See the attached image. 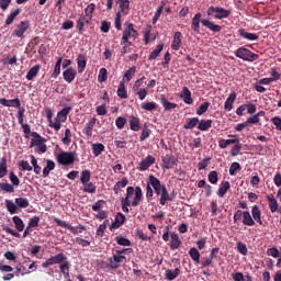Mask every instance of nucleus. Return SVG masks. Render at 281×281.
Segmentation results:
<instances>
[{
    "mask_svg": "<svg viewBox=\"0 0 281 281\" xmlns=\"http://www.w3.org/2000/svg\"><path fill=\"white\" fill-rule=\"evenodd\" d=\"M30 30V22L29 21H21L16 29L13 31V36L18 38H23V34Z\"/></svg>",
    "mask_w": 281,
    "mask_h": 281,
    "instance_id": "1a4fd4ad",
    "label": "nucleus"
},
{
    "mask_svg": "<svg viewBox=\"0 0 281 281\" xmlns=\"http://www.w3.org/2000/svg\"><path fill=\"white\" fill-rule=\"evenodd\" d=\"M180 98L183 99L184 104H193L194 100L192 99V92L188 87L182 88Z\"/></svg>",
    "mask_w": 281,
    "mask_h": 281,
    "instance_id": "dca6fc26",
    "label": "nucleus"
},
{
    "mask_svg": "<svg viewBox=\"0 0 281 281\" xmlns=\"http://www.w3.org/2000/svg\"><path fill=\"white\" fill-rule=\"evenodd\" d=\"M116 93L121 98V100H126V98H128V92L126 91V86L124 81H120Z\"/></svg>",
    "mask_w": 281,
    "mask_h": 281,
    "instance_id": "72a5a7b5",
    "label": "nucleus"
},
{
    "mask_svg": "<svg viewBox=\"0 0 281 281\" xmlns=\"http://www.w3.org/2000/svg\"><path fill=\"white\" fill-rule=\"evenodd\" d=\"M180 273H181V270L179 268H176L173 271L170 269H167L165 272V278L166 280H169V281L177 280Z\"/></svg>",
    "mask_w": 281,
    "mask_h": 281,
    "instance_id": "7c9ffc66",
    "label": "nucleus"
},
{
    "mask_svg": "<svg viewBox=\"0 0 281 281\" xmlns=\"http://www.w3.org/2000/svg\"><path fill=\"white\" fill-rule=\"evenodd\" d=\"M115 240L117 245H121V247H131V240L122 235L116 236Z\"/></svg>",
    "mask_w": 281,
    "mask_h": 281,
    "instance_id": "4d7b16f0",
    "label": "nucleus"
},
{
    "mask_svg": "<svg viewBox=\"0 0 281 281\" xmlns=\"http://www.w3.org/2000/svg\"><path fill=\"white\" fill-rule=\"evenodd\" d=\"M238 36L245 38L246 41H258L259 36L256 33H249L245 29H239L237 31Z\"/></svg>",
    "mask_w": 281,
    "mask_h": 281,
    "instance_id": "f3484780",
    "label": "nucleus"
},
{
    "mask_svg": "<svg viewBox=\"0 0 281 281\" xmlns=\"http://www.w3.org/2000/svg\"><path fill=\"white\" fill-rule=\"evenodd\" d=\"M56 168V162L54 160H47L46 161V167L43 169V178L47 179L49 177V172Z\"/></svg>",
    "mask_w": 281,
    "mask_h": 281,
    "instance_id": "f704fd0d",
    "label": "nucleus"
},
{
    "mask_svg": "<svg viewBox=\"0 0 281 281\" xmlns=\"http://www.w3.org/2000/svg\"><path fill=\"white\" fill-rule=\"evenodd\" d=\"M229 14H232V11L225 8L216 7L214 19H218V20L227 19Z\"/></svg>",
    "mask_w": 281,
    "mask_h": 281,
    "instance_id": "4be33fe9",
    "label": "nucleus"
},
{
    "mask_svg": "<svg viewBox=\"0 0 281 281\" xmlns=\"http://www.w3.org/2000/svg\"><path fill=\"white\" fill-rule=\"evenodd\" d=\"M47 142V138L40 136L38 138H32L30 148H34V146H41L42 144H45Z\"/></svg>",
    "mask_w": 281,
    "mask_h": 281,
    "instance_id": "bf43d9fd",
    "label": "nucleus"
},
{
    "mask_svg": "<svg viewBox=\"0 0 281 281\" xmlns=\"http://www.w3.org/2000/svg\"><path fill=\"white\" fill-rule=\"evenodd\" d=\"M8 175V158L2 157L0 161V179Z\"/></svg>",
    "mask_w": 281,
    "mask_h": 281,
    "instance_id": "a19ab883",
    "label": "nucleus"
},
{
    "mask_svg": "<svg viewBox=\"0 0 281 281\" xmlns=\"http://www.w3.org/2000/svg\"><path fill=\"white\" fill-rule=\"evenodd\" d=\"M154 192H153V184H150V175L148 177V181H147V187H146V198L148 201H153V196H154Z\"/></svg>",
    "mask_w": 281,
    "mask_h": 281,
    "instance_id": "052dcab7",
    "label": "nucleus"
},
{
    "mask_svg": "<svg viewBox=\"0 0 281 281\" xmlns=\"http://www.w3.org/2000/svg\"><path fill=\"white\" fill-rule=\"evenodd\" d=\"M60 65H63V57L57 58L52 78H58V76H60Z\"/></svg>",
    "mask_w": 281,
    "mask_h": 281,
    "instance_id": "603ef678",
    "label": "nucleus"
},
{
    "mask_svg": "<svg viewBox=\"0 0 281 281\" xmlns=\"http://www.w3.org/2000/svg\"><path fill=\"white\" fill-rule=\"evenodd\" d=\"M199 124V117L187 119V123L183 125L184 131H192Z\"/></svg>",
    "mask_w": 281,
    "mask_h": 281,
    "instance_id": "4c0bfd02",
    "label": "nucleus"
},
{
    "mask_svg": "<svg viewBox=\"0 0 281 281\" xmlns=\"http://www.w3.org/2000/svg\"><path fill=\"white\" fill-rule=\"evenodd\" d=\"M236 92H231L227 97L226 101L224 102L225 111H232L234 109V102H236Z\"/></svg>",
    "mask_w": 281,
    "mask_h": 281,
    "instance_id": "5701e85b",
    "label": "nucleus"
},
{
    "mask_svg": "<svg viewBox=\"0 0 281 281\" xmlns=\"http://www.w3.org/2000/svg\"><path fill=\"white\" fill-rule=\"evenodd\" d=\"M12 221L15 225V229H18V232H23V229H25V223H23V220H21V217L19 216H13Z\"/></svg>",
    "mask_w": 281,
    "mask_h": 281,
    "instance_id": "09e8293b",
    "label": "nucleus"
},
{
    "mask_svg": "<svg viewBox=\"0 0 281 281\" xmlns=\"http://www.w3.org/2000/svg\"><path fill=\"white\" fill-rule=\"evenodd\" d=\"M161 161H162V168L165 170H170L175 168V166H177L179 160H177L173 155H165L161 157Z\"/></svg>",
    "mask_w": 281,
    "mask_h": 281,
    "instance_id": "6e6552de",
    "label": "nucleus"
},
{
    "mask_svg": "<svg viewBox=\"0 0 281 281\" xmlns=\"http://www.w3.org/2000/svg\"><path fill=\"white\" fill-rule=\"evenodd\" d=\"M160 102H161L165 111H172V109H177V103H172V102L168 101V99H166V97H162L160 99Z\"/></svg>",
    "mask_w": 281,
    "mask_h": 281,
    "instance_id": "a18cd8bd",
    "label": "nucleus"
},
{
    "mask_svg": "<svg viewBox=\"0 0 281 281\" xmlns=\"http://www.w3.org/2000/svg\"><path fill=\"white\" fill-rule=\"evenodd\" d=\"M76 161V155L71 151H61L57 156V162L60 166H71Z\"/></svg>",
    "mask_w": 281,
    "mask_h": 281,
    "instance_id": "423d86ee",
    "label": "nucleus"
},
{
    "mask_svg": "<svg viewBox=\"0 0 281 281\" xmlns=\"http://www.w3.org/2000/svg\"><path fill=\"white\" fill-rule=\"evenodd\" d=\"M31 164L33 166V170L35 175H41V166H38V160L33 155L31 156Z\"/></svg>",
    "mask_w": 281,
    "mask_h": 281,
    "instance_id": "774afa93",
    "label": "nucleus"
},
{
    "mask_svg": "<svg viewBox=\"0 0 281 281\" xmlns=\"http://www.w3.org/2000/svg\"><path fill=\"white\" fill-rule=\"evenodd\" d=\"M235 56L247 63H254V60H258V58H260L258 54L251 52L249 48L246 47H239L235 52Z\"/></svg>",
    "mask_w": 281,
    "mask_h": 281,
    "instance_id": "39448f33",
    "label": "nucleus"
},
{
    "mask_svg": "<svg viewBox=\"0 0 281 281\" xmlns=\"http://www.w3.org/2000/svg\"><path fill=\"white\" fill-rule=\"evenodd\" d=\"M178 247H181V239H179L178 234L171 233V241H170L171 251L177 250Z\"/></svg>",
    "mask_w": 281,
    "mask_h": 281,
    "instance_id": "473e14b6",
    "label": "nucleus"
},
{
    "mask_svg": "<svg viewBox=\"0 0 281 281\" xmlns=\"http://www.w3.org/2000/svg\"><path fill=\"white\" fill-rule=\"evenodd\" d=\"M209 181L212 183V186H216L218 183V172L217 171H211L209 173Z\"/></svg>",
    "mask_w": 281,
    "mask_h": 281,
    "instance_id": "69168bd1",
    "label": "nucleus"
},
{
    "mask_svg": "<svg viewBox=\"0 0 281 281\" xmlns=\"http://www.w3.org/2000/svg\"><path fill=\"white\" fill-rule=\"evenodd\" d=\"M201 12L195 13L191 22V30L194 34H201Z\"/></svg>",
    "mask_w": 281,
    "mask_h": 281,
    "instance_id": "9b49d317",
    "label": "nucleus"
},
{
    "mask_svg": "<svg viewBox=\"0 0 281 281\" xmlns=\"http://www.w3.org/2000/svg\"><path fill=\"white\" fill-rule=\"evenodd\" d=\"M95 122H98V119L92 117L83 128V134L87 135V137H93V126H95Z\"/></svg>",
    "mask_w": 281,
    "mask_h": 281,
    "instance_id": "b1692460",
    "label": "nucleus"
},
{
    "mask_svg": "<svg viewBox=\"0 0 281 281\" xmlns=\"http://www.w3.org/2000/svg\"><path fill=\"white\" fill-rule=\"evenodd\" d=\"M93 12H95V3H90L86 9H85V16H88V19H93Z\"/></svg>",
    "mask_w": 281,
    "mask_h": 281,
    "instance_id": "680f3d73",
    "label": "nucleus"
},
{
    "mask_svg": "<svg viewBox=\"0 0 281 281\" xmlns=\"http://www.w3.org/2000/svg\"><path fill=\"white\" fill-rule=\"evenodd\" d=\"M201 24L204 27H207V30H210L211 32H214V33H218V32H221V30H223V26H221L218 24H215L214 22H212L207 19H202Z\"/></svg>",
    "mask_w": 281,
    "mask_h": 281,
    "instance_id": "f8f14e48",
    "label": "nucleus"
},
{
    "mask_svg": "<svg viewBox=\"0 0 281 281\" xmlns=\"http://www.w3.org/2000/svg\"><path fill=\"white\" fill-rule=\"evenodd\" d=\"M80 181L82 183V186L89 183V181H91V171L89 169H85L81 171V178Z\"/></svg>",
    "mask_w": 281,
    "mask_h": 281,
    "instance_id": "3c124183",
    "label": "nucleus"
},
{
    "mask_svg": "<svg viewBox=\"0 0 281 281\" xmlns=\"http://www.w3.org/2000/svg\"><path fill=\"white\" fill-rule=\"evenodd\" d=\"M159 105H157V103L155 102H143L140 104V108L143 109V111H155Z\"/></svg>",
    "mask_w": 281,
    "mask_h": 281,
    "instance_id": "864d4df0",
    "label": "nucleus"
},
{
    "mask_svg": "<svg viewBox=\"0 0 281 281\" xmlns=\"http://www.w3.org/2000/svg\"><path fill=\"white\" fill-rule=\"evenodd\" d=\"M151 188L154 189V192L157 196H160L159 203L160 205H166L167 201H173V198L170 196V193H168V189L166 188V184H161V181L155 177V175H150V182Z\"/></svg>",
    "mask_w": 281,
    "mask_h": 281,
    "instance_id": "f03ea898",
    "label": "nucleus"
},
{
    "mask_svg": "<svg viewBox=\"0 0 281 281\" xmlns=\"http://www.w3.org/2000/svg\"><path fill=\"white\" fill-rule=\"evenodd\" d=\"M108 78L109 71L106 70V68H101L98 75V82H106Z\"/></svg>",
    "mask_w": 281,
    "mask_h": 281,
    "instance_id": "6e6d98bb",
    "label": "nucleus"
},
{
    "mask_svg": "<svg viewBox=\"0 0 281 281\" xmlns=\"http://www.w3.org/2000/svg\"><path fill=\"white\" fill-rule=\"evenodd\" d=\"M267 201L269 203L270 212H272V214H274V212H278V200H276V196H273V194H268Z\"/></svg>",
    "mask_w": 281,
    "mask_h": 281,
    "instance_id": "2f4dec72",
    "label": "nucleus"
},
{
    "mask_svg": "<svg viewBox=\"0 0 281 281\" xmlns=\"http://www.w3.org/2000/svg\"><path fill=\"white\" fill-rule=\"evenodd\" d=\"M189 256L191 260H193L194 265H201V252H199L198 248H190L189 249Z\"/></svg>",
    "mask_w": 281,
    "mask_h": 281,
    "instance_id": "a878e982",
    "label": "nucleus"
},
{
    "mask_svg": "<svg viewBox=\"0 0 281 281\" xmlns=\"http://www.w3.org/2000/svg\"><path fill=\"white\" fill-rule=\"evenodd\" d=\"M164 52V44H158L156 48L149 54L148 60H155Z\"/></svg>",
    "mask_w": 281,
    "mask_h": 281,
    "instance_id": "37998d69",
    "label": "nucleus"
},
{
    "mask_svg": "<svg viewBox=\"0 0 281 281\" xmlns=\"http://www.w3.org/2000/svg\"><path fill=\"white\" fill-rule=\"evenodd\" d=\"M15 205L22 210H25V207H30V200H27V198H16Z\"/></svg>",
    "mask_w": 281,
    "mask_h": 281,
    "instance_id": "8fccbe9b",
    "label": "nucleus"
},
{
    "mask_svg": "<svg viewBox=\"0 0 281 281\" xmlns=\"http://www.w3.org/2000/svg\"><path fill=\"white\" fill-rule=\"evenodd\" d=\"M171 49L175 52H179V49H181V32L175 33Z\"/></svg>",
    "mask_w": 281,
    "mask_h": 281,
    "instance_id": "c85d7f7f",
    "label": "nucleus"
},
{
    "mask_svg": "<svg viewBox=\"0 0 281 281\" xmlns=\"http://www.w3.org/2000/svg\"><path fill=\"white\" fill-rule=\"evenodd\" d=\"M85 69H87V58L83 54H79L77 56V70L78 74H83Z\"/></svg>",
    "mask_w": 281,
    "mask_h": 281,
    "instance_id": "412c9836",
    "label": "nucleus"
},
{
    "mask_svg": "<svg viewBox=\"0 0 281 281\" xmlns=\"http://www.w3.org/2000/svg\"><path fill=\"white\" fill-rule=\"evenodd\" d=\"M155 164V157L153 155H148L146 158H143L138 165L139 172H146L150 166Z\"/></svg>",
    "mask_w": 281,
    "mask_h": 281,
    "instance_id": "9d476101",
    "label": "nucleus"
},
{
    "mask_svg": "<svg viewBox=\"0 0 281 281\" xmlns=\"http://www.w3.org/2000/svg\"><path fill=\"white\" fill-rule=\"evenodd\" d=\"M138 35H139V33L137 32V30H135L133 23H130L127 25V27H125L123 31V36L121 38V45H127V47H131V45H133V43L131 41H128V38H137Z\"/></svg>",
    "mask_w": 281,
    "mask_h": 281,
    "instance_id": "20e7f679",
    "label": "nucleus"
},
{
    "mask_svg": "<svg viewBox=\"0 0 281 281\" xmlns=\"http://www.w3.org/2000/svg\"><path fill=\"white\" fill-rule=\"evenodd\" d=\"M229 188H232V186L229 184V181H222L217 190V196H220V199H223V196L227 194V190H229Z\"/></svg>",
    "mask_w": 281,
    "mask_h": 281,
    "instance_id": "c756f323",
    "label": "nucleus"
},
{
    "mask_svg": "<svg viewBox=\"0 0 281 281\" xmlns=\"http://www.w3.org/2000/svg\"><path fill=\"white\" fill-rule=\"evenodd\" d=\"M82 190L88 194H95L98 187H95V183L93 182H86V184H83Z\"/></svg>",
    "mask_w": 281,
    "mask_h": 281,
    "instance_id": "49530a36",
    "label": "nucleus"
},
{
    "mask_svg": "<svg viewBox=\"0 0 281 281\" xmlns=\"http://www.w3.org/2000/svg\"><path fill=\"white\" fill-rule=\"evenodd\" d=\"M251 216H252V221H255V223L262 225V211H260V207L258 205L252 206Z\"/></svg>",
    "mask_w": 281,
    "mask_h": 281,
    "instance_id": "6ab92c4d",
    "label": "nucleus"
},
{
    "mask_svg": "<svg viewBox=\"0 0 281 281\" xmlns=\"http://www.w3.org/2000/svg\"><path fill=\"white\" fill-rule=\"evenodd\" d=\"M137 71V67L133 66L128 70H126L123 75V82L126 80V82H131Z\"/></svg>",
    "mask_w": 281,
    "mask_h": 281,
    "instance_id": "c9c22d12",
    "label": "nucleus"
},
{
    "mask_svg": "<svg viewBox=\"0 0 281 281\" xmlns=\"http://www.w3.org/2000/svg\"><path fill=\"white\" fill-rule=\"evenodd\" d=\"M134 92H135V95H137L139 100H146V97L148 95V89H146V88L134 90Z\"/></svg>",
    "mask_w": 281,
    "mask_h": 281,
    "instance_id": "0e129e2a",
    "label": "nucleus"
},
{
    "mask_svg": "<svg viewBox=\"0 0 281 281\" xmlns=\"http://www.w3.org/2000/svg\"><path fill=\"white\" fill-rule=\"evenodd\" d=\"M2 106H13V109H21V100L19 98L8 100L5 98L0 99Z\"/></svg>",
    "mask_w": 281,
    "mask_h": 281,
    "instance_id": "ddd939ff",
    "label": "nucleus"
},
{
    "mask_svg": "<svg viewBox=\"0 0 281 281\" xmlns=\"http://www.w3.org/2000/svg\"><path fill=\"white\" fill-rule=\"evenodd\" d=\"M241 223L243 225H246V227H254V225H256V221H254V217L249 211H244Z\"/></svg>",
    "mask_w": 281,
    "mask_h": 281,
    "instance_id": "393cba45",
    "label": "nucleus"
},
{
    "mask_svg": "<svg viewBox=\"0 0 281 281\" xmlns=\"http://www.w3.org/2000/svg\"><path fill=\"white\" fill-rule=\"evenodd\" d=\"M54 265H59V272L64 277V280L71 281V274L69 273L71 263L69 260H67V255L59 252L57 255L50 256L48 259L42 262L43 269H47V267H52Z\"/></svg>",
    "mask_w": 281,
    "mask_h": 281,
    "instance_id": "f257e3e1",
    "label": "nucleus"
},
{
    "mask_svg": "<svg viewBox=\"0 0 281 281\" xmlns=\"http://www.w3.org/2000/svg\"><path fill=\"white\" fill-rule=\"evenodd\" d=\"M76 69L74 68H67L64 72H63V78L66 82H68L69 85H71V82H74V80H76Z\"/></svg>",
    "mask_w": 281,
    "mask_h": 281,
    "instance_id": "2eb2a0df",
    "label": "nucleus"
},
{
    "mask_svg": "<svg viewBox=\"0 0 281 281\" xmlns=\"http://www.w3.org/2000/svg\"><path fill=\"white\" fill-rule=\"evenodd\" d=\"M92 148V154L94 155V157H100L101 154L104 153V150H106V148L104 147V144L102 143H93L91 145Z\"/></svg>",
    "mask_w": 281,
    "mask_h": 281,
    "instance_id": "cd10ccee",
    "label": "nucleus"
},
{
    "mask_svg": "<svg viewBox=\"0 0 281 281\" xmlns=\"http://www.w3.org/2000/svg\"><path fill=\"white\" fill-rule=\"evenodd\" d=\"M231 144H238V138H234V139H221V140L218 142L220 148H227V146H229Z\"/></svg>",
    "mask_w": 281,
    "mask_h": 281,
    "instance_id": "13d9d810",
    "label": "nucleus"
},
{
    "mask_svg": "<svg viewBox=\"0 0 281 281\" xmlns=\"http://www.w3.org/2000/svg\"><path fill=\"white\" fill-rule=\"evenodd\" d=\"M71 130L66 128L65 130V137L61 139L63 144H65V146H69L71 144Z\"/></svg>",
    "mask_w": 281,
    "mask_h": 281,
    "instance_id": "e2e57ef3",
    "label": "nucleus"
},
{
    "mask_svg": "<svg viewBox=\"0 0 281 281\" xmlns=\"http://www.w3.org/2000/svg\"><path fill=\"white\" fill-rule=\"evenodd\" d=\"M120 3L119 8L120 14H123L124 16L128 15V12H131V1L130 0H119Z\"/></svg>",
    "mask_w": 281,
    "mask_h": 281,
    "instance_id": "a211bd4d",
    "label": "nucleus"
},
{
    "mask_svg": "<svg viewBox=\"0 0 281 281\" xmlns=\"http://www.w3.org/2000/svg\"><path fill=\"white\" fill-rule=\"evenodd\" d=\"M89 23H91L90 18H88L87 15L80 16L77 21V26H76V29L78 30V33L82 34V32H85V26L89 25Z\"/></svg>",
    "mask_w": 281,
    "mask_h": 281,
    "instance_id": "4468645a",
    "label": "nucleus"
},
{
    "mask_svg": "<svg viewBox=\"0 0 281 281\" xmlns=\"http://www.w3.org/2000/svg\"><path fill=\"white\" fill-rule=\"evenodd\" d=\"M211 126H212V120H201L198 123V130L202 132L210 131Z\"/></svg>",
    "mask_w": 281,
    "mask_h": 281,
    "instance_id": "79ce46f5",
    "label": "nucleus"
},
{
    "mask_svg": "<svg viewBox=\"0 0 281 281\" xmlns=\"http://www.w3.org/2000/svg\"><path fill=\"white\" fill-rule=\"evenodd\" d=\"M130 128L134 132L142 131V125H139V117L132 116L130 119Z\"/></svg>",
    "mask_w": 281,
    "mask_h": 281,
    "instance_id": "e433bc0d",
    "label": "nucleus"
},
{
    "mask_svg": "<svg viewBox=\"0 0 281 281\" xmlns=\"http://www.w3.org/2000/svg\"><path fill=\"white\" fill-rule=\"evenodd\" d=\"M241 150H243V144H240V139H238V143H235V145L232 147L229 155L232 157H238Z\"/></svg>",
    "mask_w": 281,
    "mask_h": 281,
    "instance_id": "de8ad7c7",
    "label": "nucleus"
},
{
    "mask_svg": "<svg viewBox=\"0 0 281 281\" xmlns=\"http://www.w3.org/2000/svg\"><path fill=\"white\" fill-rule=\"evenodd\" d=\"M128 186V178L127 177H123L120 181H117L114 187H113V192L114 194H120V190H122V188H125Z\"/></svg>",
    "mask_w": 281,
    "mask_h": 281,
    "instance_id": "bb28decb",
    "label": "nucleus"
},
{
    "mask_svg": "<svg viewBox=\"0 0 281 281\" xmlns=\"http://www.w3.org/2000/svg\"><path fill=\"white\" fill-rule=\"evenodd\" d=\"M7 210L11 214H16L19 206L12 202V200H5Z\"/></svg>",
    "mask_w": 281,
    "mask_h": 281,
    "instance_id": "5fc2aeb1",
    "label": "nucleus"
},
{
    "mask_svg": "<svg viewBox=\"0 0 281 281\" xmlns=\"http://www.w3.org/2000/svg\"><path fill=\"white\" fill-rule=\"evenodd\" d=\"M210 102L202 103L196 110V115H203L204 113H207V109H210Z\"/></svg>",
    "mask_w": 281,
    "mask_h": 281,
    "instance_id": "338daca9",
    "label": "nucleus"
},
{
    "mask_svg": "<svg viewBox=\"0 0 281 281\" xmlns=\"http://www.w3.org/2000/svg\"><path fill=\"white\" fill-rule=\"evenodd\" d=\"M166 7V2L161 1L160 5L157 8L154 18H153V25L159 21V18L161 16V13L164 12V8Z\"/></svg>",
    "mask_w": 281,
    "mask_h": 281,
    "instance_id": "c03bdc74",
    "label": "nucleus"
},
{
    "mask_svg": "<svg viewBox=\"0 0 281 281\" xmlns=\"http://www.w3.org/2000/svg\"><path fill=\"white\" fill-rule=\"evenodd\" d=\"M38 71H41V65L33 66L26 74V80H32L38 76Z\"/></svg>",
    "mask_w": 281,
    "mask_h": 281,
    "instance_id": "58836bf2",
    "label": "nucleus"
},
{
    "mask_svg": "<svg viewBox=\"0 0 281 281\" xmlns=\"http://www.w3.org/2000/svg\"><path fill=\"white\" fill-rule=\"evenodd\" d=\"M110 269H120L126 262V256L113 255L108 259Z\"/></svg>",
    "mask_w": 281,
    "mask_h": 281,
    "instance_id": "0eeeda50",
    "label": "nucleus"
},
{
    "mask_svg": "<svg viewBox=\"0 0 281 281\" xmlns=\"http://www.w3.org/2000/svg\"><path fill=\"white\" fill-rule=\"evenodd\" d=\"M54 223H56V225H58L59 227H65L66 229H69L71 234H74L75 236H78V231L74 226H71L69 223L58 217L54 218Z\"/></svg>",
    "mask_w": 281,
    "mask_h": 281,
    "instance_id": "aec40b11",
    "label": "nucleus"
},
{
    "mask_svg": "<svg viewBox=\"0 0 281 281\" xmlns=\"http://www.w3.org/2000/svg\"><path fill=\"white\" fill-rule=\"evenodd\" d=\"M19 14H21L20 8L15 9L8 15V18L5 19L4 25H12V23H14V19H16Z\"/></svg>",
    "mask_w": 281,
    "mask_h": 281,
    "instance_id": "ea45409f",
    "label": "nucleus"
},
{
    "mask_svg": "<svg viewBox=\"0 0 281 281\" xmlns=\"http://www.w3.org/2000/svg\"><path fill=\"white\" fill-rule=\"evenodd\" d=\"M143 196L144 193L142 192V187H135V196L132 202L128 201V199H121V207L123 212L128 214L130 205H132V207H137V205H139V203L142 202Z\"/></svg>",
    "mask_w": 281,
    "mask_h": 281,
    "instance_id": "7ed1b4c3",
    "label": "nucleus"
}]
</instances>
